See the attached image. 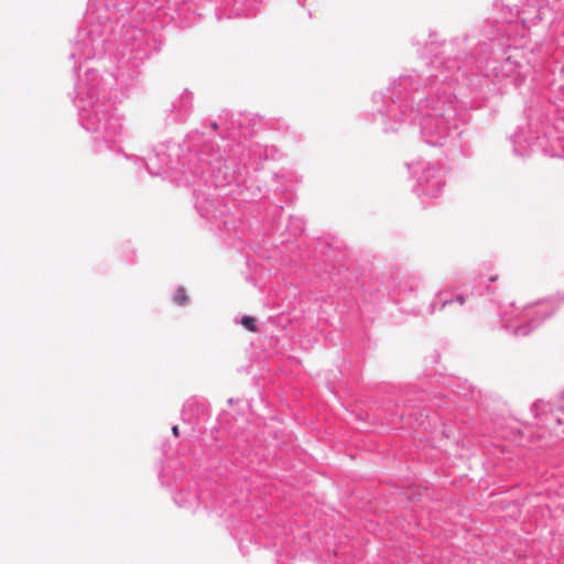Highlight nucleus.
<instances>
[{
    "label": "nucleus",
    "mask_w": 564,
    "mask_h": 564,
    "mask_svg": "<svg viewBox=\"0 0 564 564\" xmlns=\"http://www.w3.org/2000/svg\"><path fill=\"white\" fill-rule=\"evenodd\" d=\"M174 302L177 305H185L188 302L186 290L182 286L177 288L174 294Z\"/></svg>",
    "instance_id": "1"
},
{
    "label": "nucleus",
    "mask_w": 564,
    "mask_h": 564,
    "mask_svg": "<svg viewBox=\"0 0 564 564\" xmlns=\"http://www.w3.org/2000/svg\"><path fill=\"white\" fill-rule=\"evenodd\" d=\"M241 325L250 332H257V321L252 316H243L241 318Z\"/></svg>",
    "instance_id": "2"
},
{
    "label": "nucleus",
    "mask_w": 564,
    "mask_h": 564,
    "mask_svg": "<svg viewBox=\"0 0 564 564\" xmlns=\"http://www.w3.org/2000/svg\"><path fill=\"white\" fill-rule=\"evenodd\" d=\"M455 301H456L458 304L463 305V304H465V303H466V297H465L464 295H457V296L455 297Z\"/></svg>",
    "instance_id": "3"
},
{
    "label": "nucleus",
    "mask_w": 564,
    "mask_h": 564,
    "mask_svg": "<svg viewBox=\"0 0 564 564\" xmlns=\"http://www.w3.org/2000/svg\"><path fill=\"white\" fill-rule=\"evenodd\" d=\"M172 433H173V435H174L175 437H178V436H180V429H178V426H177V425H174V426L172 427Z\"/></svg>",
    "instance_id": "4"
},
{
    "label": "nucleus",
    "mask_w": 564,
    "mask_h": 564,
    "mask_svg": "<svg viewBox=\"0 0 564 564\" xmlns=\"http://www.w3.org/2000/svg\"><path fill=\"white\" fill-rule=\"evenodd\" d=\"M453 301H445L442 305V307L444 308L445 306H447L448 304H451Z\"/></svg>",
    "instance_id": "5"
}]
</instances>
